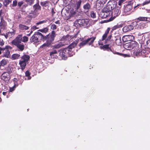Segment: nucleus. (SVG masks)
Wrapping results in <instances>:
<instances>
[{"mask_svg": "<svg viewBox=\"0 0 150 150\" xmlns=\"http://www.w3.org/2000/svg\"><path fill=\"white\" fill-rule=\"evenodd\" d=\"M28 40V38L26 36L22 37V34L18 35L11 42L12 45L15 46L18 51H23L25 49V44L21 42H26Z\"/></svg>", "mask_w": 150, "mask_h": 150, "instance_id": "f257e3e1", "label": "nucleus"}, {"mask_svg": "<svg viewBox=\"0 0 150 150\" xmlns=\"http://www.w3.org/2000/svg\"><path fill=\"white\" fill-rule=\"evenodd\" d=\"M56 36V33L54 30H52L51 34H49L45 36V40H46L41 47L43 48L49 46L54 40Z\"/></svg>", "mask_w": 150, "mask_h": 150, "instance_id": "f03ea898", "label": "nucleus"}, {"mask_svg": "<svg viewBox=\"0 0 150 150\" xmlns=\"http://www.w3.org/2000/svg\"><path fill=\"white\" fill-rule=\"evenodd\" d=\"M30 58V56L26 54H24L21 57V59L19 61V64L20 65L22 71L25 68L27 63H28Z\"/></svg>", "mask_w": 150, "mask_h": 150, "instance_id": "7ed1b4c3", "label": "nucleus"}, {"mask_svg": "<svg viewBox=\"0 0 150 150\" xmlns=\"http://www.w3.org/2000/svg\"><path fill=\"white\" fill-rule=\"evenodd\" d=\"M110 28H108L107 30L105 31V33L103 34L102 36V38L101 40H100L98 41V44L99 45H103V44L101 42L102 41H103L104 40H105L106 41H110L111 39L112 35H109L107 38L108 34L109 33V32L110 30Z\"/></svg>", "mask_w": 150, "mask_h": 150, "instance_id": "20e7f679", "label": "nucleus"}, {"mask_svg": "<svg viewBox=\"0 0 150 150\" xmlns=\"http://www.w3.org/2000/svg\"><path fill=\"white\" fill-rule=\"evenodd\" d=\"M33 7V10H31L29 13L35 17L38 15V11L39 10H41V7L39 5L38 3L34 5Z\"/></svg>", "mask_w": 150, "mask_h": 150, "instance_id": "39448f33", "label": "nucleus"}, {"mask_svg": "<svg viewBox=\"0 0 150 150\" xmlns=\"http://www.w3.org/2000/svg\"><path fill=\"white\" fill-rule=\"evenodd\" d=\"M137 25V22L135 21L132 23L131 24L126 25L123 28V31L125 32H126L133 29L134 27Z\"/></svg>", "mask_w": 150, "mask_h": 150, "instance_id": "423d86ee", "label": "nucleus"}, {"mask_svg": "<svg viewBox=\"0 0 150 150\" xmlns=\"http://www.w3.org/2000/svg\"><path fill=\"white\" fill-rule=\"evenodd\" d=\"M11 73V70L4 72L1 75V79L5 81H7L10 79V74Z\"/></svg>", "mask_w": 150, "mask_h": 150, "instance_id": "0eeeda50", "label": "nucleus"}, {"mask_svg": "<svg viewBox=\"0 0 150 150\" xmlns=\"http://www.w3.org/2000/svg\"><path fill=\"white\" fill-rule=\"evenodd\" d=\"M67 51H68V49H66V48L63 49H61L59 51V55L62 59L64 60L67 59Z\"/></svg>", "mask_w": 150, "mask_h": 150, "instance_id": "6e6552de", "label": "nucleus"}, {"mask_svg": "<svg viewBox=\"0 0 150 150\" xmlns=\"http://www.w3.org/2000/svg\"><path fill=\"white\" fill-rule=\"evenodd\" d=\"M116 4L117 2L116 1L114 0L110 1L108 2L106 6L111 11L112 10L115 8Z\"/></svg>", "mask_w": 150, "mask_h": 150, "instance_id": "1a4fd4ad", "label": "nucleus"}, {"mask_svg": "<svg viewBox=\"0 0 150 150\" xmlns=\"http://www.w3.org/2000/svg\"><path fill=\"white\" fill-rule=\"evenodd\" d=\"M127 46L129 47V48H130L129 50L132 49L135 50L138 49L139 48L137 43L134 41H132L129 43L128 44Z\"/></svg>", "mask_w": 150, "mask_h": 150, "instance_id": "9d476101", "label": "nucleus"}, {"mask_svg": "<svg viewBox=\"0 0 150 150\" xmlns=\"http://www.w3.org/2000/svg\"><path fill=\"white\" fill-rule=\"evenodd\" d=\"M132 8V6L131 5L128 4L125 7L124 12L126 15H129L131 14L133 11L131 10Z\"/></svg>", "mask_w": 150, "mask_h": 150, "instance_id": "9b49d317", "label": "nucleus"}, {"mask_svg": "<svg viewBox=\"0 0 150 150\" xmlns=\"http://www.w3.org/2000/svg\"><path fill=\"white\" fill-rule=\"evenodd\" d=\"M78 23L80 25L85 26L89 24V21L88 19H79L78 21Z\"/></svg>", "mask_w": 150, "mask_h": 150, "instance_id": "f8f14e48", "label": "nucleus"}, {"mask_svg": "<svg viewBox=\"0 0 150 150\" xmlns=\"http://www.w3.org/2000/svg\"><path fill=\"white\" fill-rule=\"evenodd\" d=\"M30 42H31L37 43L39 42V39L38 37V35L35 33L31 37L30 39Z\"/></svg>", "mask_w": 150, "mask_h": 150, "instance_id": "ddd939ff", "label": "nucleus"}, {"mask_svg": "<svg viewBox=\"0 0 150 150\" xmlns=\"http://www.w3.org/2000/svg\"><path fill=\"white\" fill-rule=\"evenodd\" d=\"M134 38V37L130 35H125L123 37L122 40L123 42H125L132 40Z\"/></svg>", "mask_w": 150, "mask_h": 150, "instance_id": "4468645a", "label": "nucleus"}, {"mask_svg": "<svg viewBox=\"0 0 150 150\" xmlns=\"http://www.w3.org/2000/svg\"><path fill=\"white\" fill-rule=\"evenodd\" d=\"M50 55L52 58H57L58 56L56 55L57 51L56 50H53L50 52Z\"/></svg>", "mask_w": 150, "mask_h": 150, "instance_id": "2eb2a0df", "label": "nucleus"}, {"mask_svg": "<svg viewBox=\"0 0 150 150\" xmlns=\"http://www.w3.org/2000/svg\"><path fill=\"white\" fill-rule=\"evenodd\" d=\"M112 14L108 12L106 13L102 11L100 13V15L101 17L103 18H105L109 16H111L112 15Z\"/></svg>", "mask_w": 150, "mask_h": 150, "instance_id": "dca6fc26", "label": "nucleus"}, {"mask_svg": "<svg viewBox=\"0 0 150 150\" xmlns=\"http://www.w3.org/2000/svg\"><path fill=\"white\" fill-rule=\"evenodd\" d=\"M6 26V22L4 20V19L1 18V21L0 23V27L2 29H4Z\"/></svg>", "mask_w": 150, "mask_h": 150, "instance_id": "f3484780", "label": "nucleus"}, {"mask_svg": "<svg viewBox=\"0 0 150 150\" xmlns=\"http://www.w3.org/2000/svg\"><path fill=\"white\" fill-rule=\"evenodd\" d=\"M91 8V6L88 3H87L83 6V8L84 11L87 12H88L89 11Z\"/></svg>", "mask_w": 150, "mask_h": 150, "instance_id": "a211bd4d", "label": "nucleus"}, {"mask_svg": "<svg viewBox=\"0 0 150 150\" xmlns=\"http://www.w3.org/2000/svg\"><path fill=\"white\" fill-rule=\"evenodd\" d=\"M114 8V10L113 11H112V15H113L114 17H116L120 14L119 8Z\"/></svg>", "mask_w": 150, "mask_h": 150, "instance_id": "6ab92c4d", "label": "nucleus"}, {"mask_svg": "<svg viewBox=\"0 0 150 150\" xmlns=\"http://www.w3.org/2000/svg\"><path fill=\"white\" fill-rule=\"evenodd\" d=\"M79 41V40H76L69 45L67 48H69V49H71V50H72V49L74 48L76 45Z\"/></svg>", "mask_w": 150, "mask_h": 150, "instance_id": "aec40b11", "label": "nucleus"}, {"mask_svg": "<svg viewBox=\"0 0 150 150\" xmlns=\"http://www.w3.org/2000/svg\"><path fill=\"white\" fill-rule=\"evenodd\" d=\"M19 29L23 31H25L28 30L29 28V27L25 25H23L22 24H20L19 25Z\"/></svg>", "mask_w": 150, "mask_h": 150, "instance_id": "412c9836", "label": "nucleus"}, {"mask_svg": "<svg viewBox=\"0 0 150 150\" xmlns=\"http://www.w3.org/2000/svg\"><path fill=\"white\" fill-rule=\"evenodd\" d=\"M16 32V30L12 29L11 31L7 33V35L10 38L12 37L15 35Z\"/></svg>", "mask_w": 150, "mask_h": 150, "instance_id": "4be33fe9", "label": "nucleus"}, {"mask_svg": "<svg viewBox=\"0 0 150 150\" xmlns=\"http://www.w3.org/2000/svg\"><path fill=\"white\" fill-rule=\"evenodd\" d=\"M8 49H5L4 51V52L3 56L7 58H8L10 57V52L8 50Z\"/></svg>", "mask_w": 150, "mask_h": 150, "instance_id": "5701e85b", "label": "nucleus"}, {"mask_svg": "<svg viewBox=\"0 0 150 150\" xmlns=\"http://www.w3.org/2000/svg\"><path fill=\"white\" fill-rule=\"evenodd\" d=\"M96 38V37H92L91 38H88L87 40L88 43L89 45H92L94 41Z\"/></svg>", "mask_w": 150, "mask_h": 150, "instance_id": "b1692460", "label": "nucleus"}, {"mask_svg": "<svg viewBox=\"0 0 150 150\" xmlns=\"http://www.w3.org/2000/svg\"><path fill=\"white\" fill-rule=\"evenodd\" d=\"M64 44L63 42H59L58 44L55 45L54 46V48H59L60 47L64 46Z\"/></svg>", "mask_w": 150, "mask_h": 150, "instance_id": "393cba45", "label": "nucleus"}, {"mask_svg": "<svg viewBox=\"0 0 150 150\" xmlns=\"http://www.w3.org/2000/svg\"><path fill=\"white\" fill-rule=\"evenodd\" d=\"M38 35V39L40 38V40L45 39V36H44L41 33L39 32H35Z\"/></svg>", "mask_w": 150, "mask_h": 150, "instance_id": "a878e982", "label": "nucleus"}, {"mask_svg": "<svg viewBox=\"0 0 150 150\" xmlns=\"http://www.w3.org/2000/svg\"><path fill=\"white\" fill-rule=\"evenodd\" d=\"M20 56V54H13L11 56V58L13 60H16L19 58Z\"/></svg>", "mask_w": 150, "mask_h": 150, "instance_id": "bb28decb", "label": "nucleus"}, {"mask_svg": "<svg viewBox=\"0 0 150 150\" xmlns=\"http://www.w3.org/2000/svg\"><path fill=\"white\" fill-rule=\"evenodd\" d=\"M133 54L134 55H135L136 56H138L140 55L141 53L140 52V50L138 49H136L135 50H133Z\"/></svg>", "mask_w": 150, "mask_h": 150, "instance_id": "cd10ccee", "label": "nucleus"}, {"mask_svg": "<svg viewBox=\"0 0 150 150\" xmlns=\"http://www.w3.org/2000/svg\"><path fill=\"white\" fill-rule=\"evenodd\" d=\"M66 49H68V51H67V56L68 55L69 57L72 56L74 54V53L72 51V50H71V49H69V48H66Z\"/></svg>", "mask_w": 150, "mask_h": 150, "instance_id": "c85d7f7f", "label": "nucleus"}, {"mask_svg": "<svg viewBox=\"0 0 150 150\" xmlns=\"http://www.w3.org/2000/svg\"><path fill=\"white\" fill-rule=\"evenodd\" d=\"M81 3V0H79L78 1L76 2L75 6L76 9H78L80 8Z\"/></svg>", "mask_w": 150, "mask_h": 150, "instance_id": "c756f323", "label": "nucleus"}, {"mask_svg": "<svg viewBox=\"0 0 150 150\" xmlns=\"http://www.w3.org/2000/svg\"><path fill=\"white\" fill-rule=\"evenodd\" d=\"M12 47L9 46L7 45L5 46V47L4 48H1L0 47V54L1 53V51H4L5 49H10V50L11 49Z\"/></svg>", "mask_w": 150, "mask_h": 150, "instance_id": "7c9ffc66", "label": "nucleus"}, {"mask_svg": "<svg viewBox=\"0 0 150 150\" xmlns=\"http://www.w3.org/2000/svg\"><path fill=\"white\" fill-rule=\"evenodd\" d=\"M28 5L31 6L34 4L35 0H25Z\"/></svg>", "mask_w": 150, "mask_h": 150, "instance_id": "2f4dec72", "label": "nucleus"}, {"mask_svg": "<svg viewBox=\"0 0 150 150\" xmlns=\"http://www.w3.org/2000/svg\"><path fill=\"white\" fill-rule=\"evenodd\" d=\"M11 0H4V1L3 2L4 6L7 7L8 5L11 2Z\"/></svg>", "mask_w": 150, "mask_h": 150, "instance_id": "473e14b6", "label": "nucleus"}, {"mask_svg": "<svg viewBox=\"0 0 150 150\" xmlns=\"http://www.w3.org/2000/svg\"><path fill=\"white\" fill-rule=\"evenodd\" d=\"M102 11H103V12H105L106 13L108 12L112 14V11L108 9V8H107L106 6L104 7L102 10Z\"/></svg>", "mask_w": 150, "mask_h": 150, "instance_id": "72a5a7b5", "label": "nucleus"}, {"mask_svg": "<svg viewBox=\"0 0 150 150\" xmlns=\"http://www.w3.org/2000/svg\"><path fill=\"white\" fill-rule=\"evenodd\" d=\"M18 4V2L16 0H14L13 1L12 4L10 5L11 7H15Z\"/></svg>", "mask_w": 150, "mask_h": 150, "instance_id": "f704fd0d", "label": "nucleus"}, {"mask_svg": "<svg viewBox=\"0 0 150 150\" xmlns=\"http://www.w3.org/2000/svg\"><path fill=\"white\" fill-rule=\"evenodd\" d=\"M88 43V41H87V40H85L81 42L79 45V46L80 47H81L83 46L84 45H86Z\"/></svg>", "mask_w": 150, "mask_h": 150, "instance_id": "c9c22d12", "label": "nucleus"}, {"mask_svg": "<svg viewBox=\"0 0 150 150\" xmlns=\"http://www.w3.org/2000/svg\"><path fill=\"white\" fill-rule=\"evenodd\" d=\"M25 76L28 77L27 80H29L31 79L30 74L28 71H26L25 73Z\"/></svg>", "mask_w": 150, "mask_h": 150, "instance_id": "e433bc0d", "label": "nucleus"}, {"mask_svg": "<svg viewBox=\"0 0 150 150\" xmlns=\"http://www.w3.org/2000/svg\"><path fill=\"white\" fill-rule=\"evenodd\" d=\"M50 26L52 30H55L57 28V26L54 23H51L50 25Z\"/></svg>", "mask_w": 150, "mask_h": 150, "instance_id": "4c0bfd02", "label": "nucleus"}, {"mask_svg": "<svg viewBox=\"0 0 150 150\" xmlns=\"http://www.w3.org/2000/svg\"><path fill=\"white\" fill-rule=\"evenodd\" d=\"M90 15L91 18H94L96 17V13L94 11H92L91 12Z\"/></svg>", "mask_w": 150, "mask_h": 150, "instance_id": "58836bf2", "label": "nucleus"}, {"mask_svg": "<svg viewBox=\"0 0 150 150\" xmlns=\"http://www.w3.org/2000/svg\"><path fill=\"white\" fill-rule=\"evenodd\" d=\"M40 4L41 6L46 7L48 6V2L47 1L41 2Z\"/></svg>", "mask_w": 150, "mask_h": 150, "instance_id": "ea45409f", "label": "nucleus"}, {"mask_svg": "<svg viewBox=\"0 0 150 150\" xmlns=\"http://www.w3.org/2000/svg\"><path fill=\"white\" fill-rule=\"evenodd\" d=\"M48 28L47 27H46L44 29L39 30V31L41 32L46 33V32H47L48 31Z\"/></svg>", "mask_w": 150, "mask_h": 150, "instance_id": "a19ab883", "label": "nucleus"}, {"mask_svg": "<svg viewBox=\"0 0 150 150\" xmlns=\"http://www.w3.org/2000/svg\"><path fill=\"white\" fill-rule=\"evenodd\" d=\"M6 64V61L5 60H2L0 62V65L1 66H4Z\"/></svg>", "mask_w": 150, "mask_h": 150, "instance_id": "79ce46f5", "label": "nucleus"}, {"mask_svg": "<svg viewBox=\"0 0 150 150\" xmlns=\"http://www.w3.org/2000/svg\"><path fill=\"white\" fill-rule=\"evenodd\" d=\"M147 18L146 17H140L138 18V19L140 21H146Z\"/></svg>", "mask_w": 150, "mask_h": 150, "instance_id": "37998d69", "label": "nucleus"}, {"mask_svg": "<svg viewBox=\"0 0 150 150\" xmlns=\"http://www.w3.org/2000/svg\"><path fill=\"white\" fill-rule=\"evenodd\" d=\"M47 21V20H44L42 21H40L38 22H37L36 24L38 25L40 24H42L44 23H46Z\"/></svg>", "mask_w": 150, "mask_h": 150, "instance_id": "c03bdc74", "label": "nucleus"}, {"mask_svg": "<svg viewBox=\"0 0 150 150\" xmlns=\"http://www.w3.org/2000/svg\"><path fill=\"white\" fill-rule=\"evenodd\" d=\"M108 0H98V2L100 4H105Z\"/></svg>", "mask_w": 150, "mask_h": 150, "instance_id": "a18cd8bd", "label": "nucleus"}, {"mask_svg": "<svg viewBox=\"0 0 150 150\" xmlns=\"http://www.w3.org/2000/svg\"><path fill=\"white\" fill-rule=\"evenodd\" d=\"M76 15V12L75 11H72L71 12L70 15V17H74Z\"/></svg>", "mask_w": 150, "mask_h": 150, "instance_id": "49530a36", "label": "nucleus"}, {"mask_svg": "<svg viewBox=\"0 0 150 150\" xmlns=\"http://www.w3.org/2000/svg\"><path fill=\"white\" fill-rule=\"evenodd\" d=\"M24 2L23 1H19L18 3V6L19 7H21L23 4Z\"/></svg>", "mask_w": 150, "mask_h": 150, "instance_id": "de8ad7c7", "label": "nucleus"}, {"mask_svg": "<svg viewBox=\"0 0 150 150\" xmlns=\"http://www.w3.org/2000/svg\"><path fill=\"white\" fill-rule=\"evenodd\" d=\"M122 27V26L121 25H116L113 28V30H115L116 29L118 28H120Z\"/></svg>", "mask_w": 150, "mask_h": 150, "instance_id": "09e8293b", "label": "nucleus"}, {"mask_svg": "<svg viewBox=\"0 0 150 150\" xmlns=\"http://www.w3.org/2000/svg\"><path fill=\"white\" fill-rule=\"evenodd\" d=\"M4 44V41L3 40L0 38V45L1 46H3Z\"/></svg>", "mask_w": 150, "mask_h": 150, "instance_id": "8fccbe9b", "label": "nucleus"}, {"mask_svg": "<svg viewBox=\"0 0 150 150\" xmlns=\"http://www.w3.org/2000/svg\"><path fill=\"white\" fill-rule=\"evenodd\" d=\"M38 28H39L37 26L34 25L32 27L31 29V30H35L36 29H38Z\"/></svg>", "mask_w": 150, "mask_h": 150, "instance_id": "3c124183", "label": "nucleus"}, {"mask_svg": "<svg viewBox=\"0 0 150 150\" xmlns=\"http://www.w3.org/2000/svg\"><path fill=\"white\" fill-rule=\"evenodd\" d=\"M147 47L150 49V40H149L146 42Z\"/></svg>", "mask_w": 150, "mask_h": 150, "instance_id": "603ef678", "label": "nucleus"}, {"mask_svg": "<svg viewBox=\"0 0 150 150\" xmlns=\"http://www.w3.org/2000/svg\"><path fill=\"white\" fill-rule=\"evenodd\" d=\"M27 6V5H23L21 8V11H24L23 10Z\"/></svg>", "mask_w": 150, "mask_h": 150, "instance_id": "864d4df0", "label": "nucleus"}, {"mask_svg": "<svg viewBox=\"0 0 150 150\" xmlns=\"http://www.w3.org/2000/svg\"><path fill=\"white\" fill-rule=\"evenodd\" d=\"M121 40L120 37H119L118 38H117L116 40V42L117 43L118 42L119 43L121 42Z\"/></svg>", "mask_w": 150, "mask_h": 150, "instance_id": "5fc2aeb1", "label": "nucleus"}, {"mask_svg": "<svg viewBox=\"0 0 150 150\" xmlns=\"http://www.w3.org/2000/svg\"><path fill=\"white\" fill-rule=\"evenodd\" d=\"M150 3V0L149 1H144L143 4V5H145L147 4Z\"/></svg>", "mask_w": 150, "mask_h": 150, "instance_id": "6e6d98bb", "label": "nucleus"}, {"mask_svg": "<svg viewBox=\"0 0 150 150\" xmlns=\"http://www.w3.org/2000/svg\"><path fill=\"white\" fill-rule=\"evenodd\" d=\"M123 1H124L123 0H119L118 3L119 5L121 6L123 3Z\"/></svg>", "mask_w": 150, "mask_h": 150, "instance_id": "4d7b16f0", "label": "nucleus"}, {"mask_svg": "<svg viewBox=\"0 0 150 150\" xmlns=\"http://www.w3.org/2000/svg\"><path fill=\"white\" fill-rule=\"evenodd\" d=\"M109 45H103V48H105V49H107L109 47Z\"/></svg>", "mask_w": 150, "mask_h": 150, "instance_id": "13d9d810", "label": "nucleus"}, {"mask_svg": "<svg viewBox=\"0 0 150 150\" xmlns=\"http://www.w3.org/2000/svg\"><path fill=\"white\" fill-rule=\"evenodd\" d=\"M69 36H64L63 37V38L64 39V40L67 41L69 39H68V37H69Z\"/></svg>", "mask_w": 150, "mask_h": 150, "instance_id": "bf43d9fd", "label": "nucleus"}, {"mask_svg": "<svg viewBox=\"0 0 150 150\" xmlns=\"http://www.w3.org/2000/svg\"><path fill=\"white\" fill-rule=\"evenodd\" d=\"M15 88V87H13L10 88L9 90V91L10 92H12L13 91H14Z\"/></svg>", "mask_w": 150, "mask_h": 150, "instance_id": "052dcab7", "label": "nucleus"}, {"mask_svg": "<svg viewBox=\"0 0 150 150\" xmlns=\"http://www.w3.org/2000/svg\"><path fill=\"white\" fill-rule=\"evenodd\" d=\"M114 54H119V55H120L121 56H124V54H120L118 52H115L114 53Z\"/></svg>", "mask_w": 150, "mask_h": 150, "instance_id": "680f3d73", "label": "nucleus"}, {"mask_svg": "<svg viewBox=\"0 0 150 150\" xmlns=\"http://www.w3.org/2000/svg\"><path fill=\"white\" fill-rule=\"evenodd\" d=\"M55 23L56 24H59L60 23L59 21V20L55 22Z\"/></svg>", "mask_w": 150, "mask_h": 150, "instance_id": "e2e57ef3", "label": "nucleus"}, {"mask_svg": "<svg viewBox=\"0 0 150 150\" xmlns=\"http://www.w3.org/2000/svg\"><path fill=\"white\" fill-rule=\"evenodd\" d=\"M2 11H2V10H0V18H1V15L2 14Z\"/></svg>", "mask_w": 150, "mask_h": 150, "instance_id": "0e129e2a", "label": "nucleus"}, {"mask_svg": "<svg viewBox=\"0 0 150 150\" xmlns=\"http://www.w3.org/2000/svg\"><path fill=\"white\" fill-rule=\"evenodd\" d=\"M7 93V92H3V95H5L6 93Z\"/></svg>", "mask_w": 150, "mask_h": 150, "instance_id": "69168bd1", "label": "nucleus"}, {"mask_svg": "<svg viewBox=\"0 0 150 150\" xmlns=\"http://www.w3.org/2000/svg\"><path fill=\"white\" fill-rule=\"evenodd\" d=\"M7 35H4V36H5V38H7L9 37L8 36H7V33H6Z\"/></svg>", "mask_w": 150, "mask_h": 150, "instance_id": "338daca9", "label": "nucleus"}, {"mask_svg": "<svg viewBox=\"0 0 150 150\" xmlns=\"http://www.w3.org/2000/svg\"><path fill=\"white\" fill-rule=\"evenodd\" d=\"M33 31V30H31V31L30 32V33L31 34L32 33Z\"/></svg>", "mask_w": 150, "mask_h": 150, "instance_id": "774afa93", "label": "nucleus"}]
</instances>
